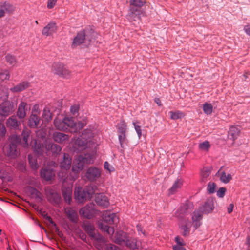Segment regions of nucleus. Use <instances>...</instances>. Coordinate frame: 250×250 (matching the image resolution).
I'll list each match as a JSON object with an SVG mask.
<instances>
[{
    "label": "nucleus",
    "instance_id": "nucleus-1",
    "mask_svg": "<svg viewBox=\"0 0 250 250\" xmlns=\"http://www.w3.org/2000/svg\"><path fill=\"white\" fill-rule=\"evenodd\" d=\"M93 133L91 130L85 129L82 133V136L78 138L73 144V148L75 151L81 152L86 148H93L95 143L92 139Z\"/></svg>",
    "mask_w": 250,
    "mask_h": 250
},
{
    "label": "nucleus",
    "instance_id": "nucleus-2",
    "mask_svg": "<svg viewBox=\"0 0 250 250\" xmlns=\"http://www.w3.org/2000/svg\"><path fill=\"white\" fill-rule=\"evenodd\" d=\"M30 145L34 148V151L39 155L42 154L44 150H50L53 153L57 154L62 150L60 146L53 144L50 140H46L44 145L38 143L36 140H32L30 143Z\"/></svg>",
    "mask_w": 250,
    "mask_h": 250
},
{
    "label": "nucleus",
    "instance_id": "nucleus-3",
    "mask_svg": "<svg viewBox=\"0 0 250 250\" xmlns=\"http://www.w3.org/2000/svg\"><path fill=\"white\" fill-rule=\"evenodd\" d=\"M96 190L97 187L95 185L87 187L84 189L78 187L75 188L74 192L75 199L79 203H83L96 193Z\"/></svg>",
    "mask_w": 250,
    "mask_h": 250
},
{
    "label": "nucleus",
    "instance_id": "nucleus-4",
    "mask_svg": "<svg viewBox=\"0 0 250 250\" xmlns=\"http://www.w3.org/2000/svg\"><path fill=\"white\" fill-rule=\"evenodd\" d=\"M21 141V138L16 135L11 136L9 139V143L3 147V152L7 156L15 158L19 154L17 149V144Z\"/></svg>",
    "mask_w": 250,
    "mask_h": 250
},
{
    "label": "nucleus",
    "instance_id": "nucleus-5",
    "mask_svg": "<svg viewBox=\"0 0 250 250\" xmlns=\"http://www.w3.org/2000/svg\"><path fill=\"white\" fill-rule=\"evenodd\" d=\"M94 159V152L86 153L76 157L73 165V170L76 171H82L87 164L93 163Z\"/></svg>",
    "mask_w": 250,
    "mask_h": 250
},
{
    "label": "nucleus",
    "instance_id": "nucleus-6",
    "mask_svg": "<svg viewBox=\"0 0 250 250\" xmlns=\"http://www.w3.org/2000/svg\"><path fill=\"white\" fill-rule=\"evenodd\" d=\"M83 227L87 233L91 238V239L95 241V245L99 250L102 249L101 244L104 242V238L98 232L95 231L94 226L89 222H85L83 224Z\"/></svg>",
    "mask_w": 250,
    "mask_h": 250
},
{
    "label": "nucleus",
    "instance_id": "nucleus-7",
    "mask_svg": "<svg viewBox=\"0 0 250 250\" xmlns=\"http://www.w3.org/2000/svg\"><path fill=\"white\" fill-rule=\"evenodd\" d=\"M15 109L16 106L12 102L10 101L3 102L0 104V115L7 116L12 113Z\"/></svg>",
    "mask_w": 250,
    "mask_h": 250
},
{
    "label": "nucleus",
    "instance_id": "nucleus-8",
    "mask_svg": "<svg viewBox=\"0 0 250 250\" xmlns=\"http://www.w3.org/2000/svg\"><path fill=\"white\" fill-rule=\"evenodd\" d=\"M53 68L54 73L60 77L65 78L69 77L70 71L63 64L55 63Z\"/></svg>",
    "mask_w": 250,
    "mask_h": 250
},
{
    "label": "nucleus",
    "instance_id": "nucleus-9",
    "mask_svg": "<svg viewBox=\"0 0 250 250\" xmlns=\"http://www.w3.org/2000/svg\"><path fill=\"white\" fill-rule=\"evenodd\" d=\"M64 121L66 125V130L69 128L71 132H77L82 129L85 125V123L82 122H79L77 124L74 122L72 118L69 117L64 118Z\"/></svg>",
    "mask_w": 250,
    "mask_h": 250
},
{
    "label": "nucleus",
    "instance_id": "nucleus-10",
    "mask_svg": "<svg viewBox=\"0 0 250 250\" xmlns=\"http://www.w3.org/2000/svg\"><path fill=\"white\" fill-rule=\"evenodd\" d=\"M79 213L81 215L85 218H91L96 213L95 205L93 203L87 204L80 210Z\"/></svg>",
    "mask_w": 250,
    "mask_h": 250
},
{
    "label": "nucleus",
    "instance_id": "nucleus-11",
    "mask_svg": "<svg viewBox=\"0 0 250 250\" xmlns=\"http://www.w3.org/2000/svg\"><path fill=\"white\" fill-rule=\"evenodd\" d=\"M203 210L202 208L194 211L192 216V224L195 229L198 228L202 224Z\"/></svg>",
    "mask_w": 250,
    "mask_h": 250
},
{
    "label": "nucleus",
    "instance_id": "nucleus-12",
    "mask_svg": "<svg viewBox=\"0 0 250 250\" xmlns=\"http://www.w3.org/2000/svg\"><path fill=\"white\" fill-rule=\"evenodd\" d=\"M45 194L47 200L51 203L57 204L60 202L61 199L60 195L53 189L47 188L45 189Z\"/></svg>",
    "mask_w": 250,
    "mask_h": 250
},
{
    "label": "nucleus",
    "instance_id": "nucleus-13",
    "mask_svg": "<svg viewBox=\"0 0 250 250\" xmlns=\"http://www.w3.org/2000/svg\"><path fill=\"white\" fill-rule=\"evenodd\" d=\"M103 218L108 224H117L119 222V218L116 214L109 210L104 212Z\"/></svg>",
    "mask_w": 250,
    "mask_h": 250
},
{
    "label": "nucleus",
    "instance_id": "nucleus-14",
    "mask_svg": "<svg viewBox=\"0 0 250 250\" xmlns=\"http://www.w3.org/2000/svg\"><path fill=\"white\" fill-rule=\"evenodd\" d=\"M146 3V0H129L130 12L132 15L139 12V9Z\"/></svg>",
    "mask_w": 250,
    "mask_h": 250
},
{
    "label": "nucleus",
    "instance_id": "nucleus-15",
    "mask_svg": "<svg viewBox=\"0 0 250 250\" xmlns=\"http://www.w3.org/2000/svg\"><path fill=\"white\" fill-rule=\"evenodd\" d=\"M80 171H76L72 169V171L70 173L69 175L66 174V171L61 170L59 173L58 176L61 178L63 182L67 181V179H69L71 181H74L78 177V174Z\"/></svg>",
    "mask_w": 250,
    "mask_h": 250
},
{
    "label": "nucleus",
    "instance_id": "nucleus-16",
    "mask_svg": "<svg viewBox=\"0 0 250 250\" xmlns=\"http://www.w3.org/2000/svg\"><path fill=\"white\" fill-rule=\"evenodd\" d=\"M6 125L11 129L20 130L21 129V122L19 121L16 117L12 116L6 121Z\"/></svg>",
    "mask_w": 250,
    "mask_h": 250
},
{
    "label": "nucleus",
    "instance_id": "nucleus-17",
    "mask_svg": "<svg viewBox=\"0 0 250 250\" xmlns=\"http://www.w3.org/2000/svg\"><path fill=\"white\" fill-rule=\"evenodd\" d=\"M14 10V7L9 2H0V18L3 17L6 13H12Z\"/></svg>",
    "mask_w": 250,
    "mask_h": 250
},
{
    "label": "nucleus",
    "instance_id": "nucleus-18",
    "mask_svg": "<svg viewBox=\"0 0 250 250\" xmlns=\"http://www.w3.org/2000/svg\"><path fill=\"white\" fill-rule=\"evenodd\" d=\"M101 174L99 169L95 167H90L87 169L86 176L89 180L93 181L99 178Z\"/></svg>",
    "mask_w": 250,
    "mask_h": 250
},
{
    "label": "nucleus",
    "instance_id": "nucleus-19",
    "mask_svg": "<svg viewBox=\"0 0 250 250\" xmlns=\"http://www.w3.org/2000/svg\"><path fill=\"white\" fill-rule=\"evenodd\" d=\"M57 30V26L55 22H50L42 30V34L48 36L52 35Z\"/></svg>",
    "mask_w": 250,
    "mask_h": 250
},
{
    "label": "nucleus",
    "instance_id": "nucleus-20",
    "mask_svg": "<svg viewBox=\"0 0 250 250\" xmlns=\"http://www.w3.org/2000/svg\"><path fill=\"white\" fill-rule=\"evenodd\" d=\"M95 201L96 203L103 208H107L109 202L107 197L104 194H97L95 197Z\"/></svg>",
    "mask_w": 250,
    "mask_h": 250
},
{
    "label": "nucleus",
    "instance_id": "nucleus-21",
    "mask_svg": "<svg viewBox=\"0 0 250 250\" xmlns=\"http://www.w3.org/2000/svg\"><path fill=\"white\" fill-rule=\"evenodd\" d=\"M241 133V130L239 126L232 125L230 127L228 131V138L234 141L239 136Z\"/></svg>",
    "mask_w": 250,
    "mask_h": 250
},
{
    "label": "nucleus",
    "instance_id": "nucleus-22",
    "mask_svg": "<svg viewBox=\"0 0 250 250\" xmlns=\"http://www.w3.org/2000/svg\"><path fill=\"white\" fill-rule=\"evenodd\" d=\"M25 191L29 196L36 199L38 202L42 201V194L34 188L31 187H27L25 189Z\"/></svg>",
    "mask_w": 250,
    "mask_h": 250
},
{
    "label": "nucleus",
    "instance_id": "nucleus-23",
    "mask_svg": "<svg viewBox=\"0 0 250 250\" xmlns=\"http://www.w3.org/2000/svg\"><path fill=\"white\" fill-rule=\"evenodd\" d=\"M30 108L27 107V104L25 102H21L18 106L17 112V116L20 119H23L26 115V112Z\"/></svg>",
    "mask_w": 250,
    "mask_h": 250
},
{
    "label": "nucleus",
    "instance_id": "nucleus-24",
    "mask_svg": "<svg viewBox=\"0 0 250 250\" xmlns=\"http://www.w3.org/2000/svg\"><path fill=\"white\" fill-rule=\"evenodd\" d=\"M30 86V83L27 81H23L10 89L12 92H20Z\"/></svg>",
    "mask_w": 250,
    "mask_h": 250
},
{
    "label": "nucleus",
    "instance_id": "nucleus-25",
    "mask_svg": "<svg viewBox=\"0 0 250 250\" xmlns=\"http://www.w3.org/2000/svg\"><path fill=\"white\" fill-rule=\"evenodd\" d=\"M214 209V199L212 198L208 199L204 203V214L211 213Z\"/></svg>",
    "mask_w": 250,
    "mask_h": 250
},
{
    "label": "nucleus",
    "instance_id": "nucleus-26",
    "mask_svg": "<svg viewBox=\"0 0 250 250\" xmlns=\"http://www.w3.org/2000/svg\"><path fill=\"white\" fill-rule=\"evenodd\" d=\"M85 39V34L84 31H80L74 38L72 46L75 47L83 42Z\"/></svg>",
    "mask_w": 250,
    "mask_h": 250
},
{
    "label": "nucleus",
    "instance_id": "nucleus-27",
    "mask_svg": "<svg viewBox=\"0 0 250 250\" xmlns=\"http://www.w3.org/2000/svg\"><path fill=\"white\" fill-rule=\"evenodd\" d=\"M71 164V159L68 154L64 153L63 154V160L60 162V167L64 169L62 170H65L69 169L70 167Z\"/></svg>",
    "mask_w": 250,
    "mask_h": 250
},
{
    "label": "nucleus",
    "instance_id": "nucleus-28",
    "mask_svg": "<svg viewBox=\"0 0 250 250\" xmlns=\"http://www.w3.org/2000/svg\"><path fill=\"white\" fill-rule=\"evenodd\" d=\"M72 188L70 187H65L63 186L62 188V194L65 202L70 204L72 199Z\"/></svg>",
    "mask_w": 250,
    "mask_h": 250
},
{
    "label": "nucleus",
    "instance_id": "nucleus-29",
    "mask_svg": "<svg viewBox=\"0 0 250 250\" xmlns=\"http://www.w3.org/2000/svg\"><path fill=\"white\" fill-rule=\"evenodd\" d=\"M126 233L120 231L117 232L115 236V242L119 244H125L127 238Z\"/></svg>",
    "mask_w": 250,
    "mask_h": 250
},
{
    "label": "nucleus",
    "instance_id": "nucleus-30",
    "mask_svg": "<svg viewBox=\"0 0 250 250\" xmlns=\"http://www.w3.org/2000/svg\"><path fill=\"white\" fill-rule=\"evenodd\" d=\"M40 120L39 116L31 114L29 118L28 125L31 128H37L40 125Z\"/></svg>",
    "mask_w": 250,
    "mask_h": 250
},
{
    "label": "nucleus",
    "instance_id": "nucleus-31",
    "mask_svg": "<svg viewBox=\"0 0 250 250\" xmlns=\"http://www.w3.org/2000/svg\"><path fill=\"white\" fill-rule=\"evenodd\" d=\"M65 212L69 220L73 222H76L77 221V214L74 209L69 208H67L65 209Z\"/></svg>",
    "mask_w": 250,
    "mask_h": 250
},
{
    "label": "nucleus",
    "instance_id": "nucleus-32",
    "mask_svg": "<svg viewBox=\"0 0 250 250\" xmlns=\"http://www.w3.org/2000/svg\"><path fill=\"white\" fill-rule=\"evenodd\" d=\"M54 175L53 171L49 168H44L41 171V176L46 181L50 180Z\"/></svg>",
    "mask_w": 250,
    "mask_h": 250
},
{
    "label": "nucleus",
    "instance_id": "nucleus-33",
    "mask_svg": "<svg viewBox=\"0 0 250 250\" xmlns=\"http://www.w3.org/2000/svg\"><path fill=\"white\" fill-rule=\"evenodd\" d=\"M53 137L55 141L60 143H65L69 138L67 135L60 132L54 133Z\"/></svg>",
    "mask_w": 250,
    "mask_h": 250
},
{
    "label": "nucleus",
    "instance_id": "nucleus-34",
    "mask_svg": "<svg viewBox=\"0 0 250 250\" xmlns=\"http://www.w3.org/2000/svg\"><path fill=\"white\" fill-rule=\"evenodd\" d=\"M183 184L182 179H178L172 185V187L169 189V194H173L181 188Z\"/></svg>",
    "mask_w": 250,
    "mask_h": 250
},
{
    "label": "nucleus",
    "instance_id": "nucleus-35",
    "mask_svg": "<svg viewBox=\"0 0 250 250\" xmlns=\"http://www.w3.org/2000/svg\"><path fill=\"white\" fill-rule=\"evenodd\" d=\"M54 124L55 127L57 129L62 131L66 130L64 118L63 119V120H61L57 118L55 119L54 121Z\"/></svg>",
    "mask_w": 250,
    "mask_h": 250
},
{
    "label": "nucleus",
    "instance_id": "nucleus-36",
    "mask_svg": "<svg viewBox=\"0 0 250 250\" xmlns=\"http://www.w3.org/2000/svg\"><path fill=\"white\" fill-rule=\"evenodd\" d=\"M188 209L187 205H184L175 213V216L179 218H182L186 214Z\"/></svg>",
    "mask_w": 250,
    "mask_h": 250
},
{
    "label": "nucleus",
    "instance_id": "nucleus-37",
    "mask_svg": "<svg viewBox=\"0 0 250 250\" xmlns=\"http://www.w3.org/2000/svg\"><path fill=\"white\" fill-rule=\"evenodd\" d=\"M31 131L27 128H24L22 131V136L23 138V146L24 147H27L28 145V140Z\"/></svg>",
    "mask_w": 250,
    "mask_h": 250
},
{
    "label": "nucleus",
    "instance_id": "nucleus-38",
    "mask_svg": "<svg viewBox=\"0 0 250 250\" xmlns=\"http://www.w3.org/2000/svg\"><path fill=\"white\" fill-rule=\"evenodd\" d=\"M28 160L32 169L33 170H37L38 168L39 165L37 163L36 158L34 157L32 155H29Z\"/></svg>",
    "mask_w": 250,
    "mask_h": 250
},
{
    "label": "nucleus",
    "instance_id": "nucleus-39",
    "mask_svg": "<svg viewBox=\"0 0 250 250\" xmlns=\"http://www.w3.org/2000/svg\"><path fill=\"white\" fill-rule=\"evenodd\" d=\"M42 117L47 122L50 121L52 119V114L50 112V110L48 107H45L44 108Z\"/></svg>",
    "mask_w": 250,
    "mask_h": 250
},
{
    "label": "nucleus",
    "instance_id": "nucleus-40",
    "mask_svg": "<svg viewBox=\"0 0 250 250\" xmlns=\"http://www.w3.org/2000/svg\"><path fill=\"white\" fill-rule=\"evenodd\" d=\"M232 179V176L230 174H227L225 171L221 172L220 180L224 183H228Z\"/></svg>",
    "mask_w": 250,
    "mask_h": 250
},
{
    "label": "nucleus",
    "instance_id": "nucleus-41",
    "mask_svg": "<svg viewBox=\"0 0 250 250\" xmlns=\"http://www.w3.org/2000/svg\"><path fill=\"white\" fill-rule=\"evenodd\" d=\"M125 245L132 249L137 248L138 246L137 241L135 239L129 238L128 237Z\"/></svg>",
    "mask_w": 250,
    "mask_h": 250
},
{
    "label": "nucleus",
    "instance_id": "nucleus-42",
    "mask_svg": "<svg viewBox=\"0 0 250 250\" xmlns=\"http://www.w3.org/2000/svg\"><path fill=\"white\" fill-rule=\"evenodd\" d=\"M168 114L170 115V118L172 120L181 119L184 116V114L180 111L175 112L170 111Z\"/></svg>",
    "mask_w": 250,
    "mask_h": 250
},
{
    "label": "nucleus",
    "instance_id": "nucleus-43",
    "mask_svg": "<svg viewBox=\"0 0 250 250\" xmlns=\"http://www.w3.org/2000/svg\"><path fill=\"white\" fill-rule=\"evenodd\" d=\"M5 60L7 63L13 66H14L17 62L15 56L11 54H8L5 56Z\"/></svg>",
    "mask_w": 250,
    "mask_h": 250
},
{
    "label": "nucleus",
    "instance_id": "nucleus-44",
    "mask_svg": "<svg viewBox=\"0 0 250 250\" xmlns=\"http://www.w3.org/2000/svg\"><path fill=\"white\" fill-rule=\"evenodd\" d=\"M118 132L119 133H125L127 125L124 121H121L117 125Z\"/></svg>",
    "mask_w": 250,
    "mask_h": 250
},
{
    "label": "nucleus",
    "instance_id": "nucleus-45",
    "mask_svg": "<svg viewBox=\"0 0 250 250\" xmlns=\"http://www.w3.org/2000/svg\"><path fill=\"white\" fill-rule=\"evenodd\" d=\"M216 184L214 182H209L207 185V191L209 194L215 193L216 189Z\"/></svg>",
    "mask_w": 250,
    "mask_h": 250
},
{
    "label": "nucleus",
    "instance_id": "nucleus-46",
    "mask_svg": "<svg viewBox=\"0 0 250 250\" xmlns=\"http://www.w3.org/2000/svg\"><path fill=\"white\" fill-rule=\"evenodd\" d=\"M213 111V106L210 104L204 103V113L210 115Z\"/></svg>",
    "mask_w": 250,
    "mask_h": 250
},
{
    "label": "nucleus",
    "instance_id": "nucleus-47",
    "mask_svg": "<svg viewBox=\"0 0 250 250\" xmlns=\"http://www.w3.org/2000/svg\"><path fill=\"white\" fill-rule=\"evenodd\" d=\"M100 228L106 231L108 234H113L114 233V229L112 227H109L107 225L101 224Z\"/></svg>",
    "mask_w": 250,
    "mask_h": 250
},
{
    "label": "nucleus",
    "instance_id": "nucleus-48",
    "mask_svg": "<svg viewBox=\"0 0 250 250\" xmlns=\"http://www.w3.org/2000/svg\"><path fill=\"white\" fill-rule=\"evenodd\" d=\"M119 140L120 141L121 147H123L124 144L126 143V139L125 133H119Z\"/></svg>",
    "mask_w": 250,
    "mask_h": 250
},
{
    "label": "nucleus",
    "instance_id": "nucleus-49",
    "mask_svg": "<svg viewBox=\"0 0 250 250\" xmlns=\"http://www.w3.org/2000/svg\"><path fill=\"white\" fill-rule=\"evenodd\" d=\"M6 129L4 124L0 122V137H3L6 133Z\"/></svg>",
    "mask_w": 250,
    "mask_h": 250
},
{
    "label": "nucleus",
    "instance_id": "nucleus-50",
    "mask_svg": "<svg viewBox=\"0 0 250 250\" xmlns=\"http://www.w3.org/2000/svg\"><path fill=\"white\" fill-rule=\"evenodd\" d=\"M183 230V234L184 236L188 235L190 231V226L189 225H184L181 228Z\"/></svg>",
    "mask_w": 250,
    "mask_h": 250
},
{
    "label": "nucleus",
    "instance_id": "nucleus-51",
    "mask_svg": "<svg viewBox=\"0 0 250 250\" xmlns=\"http://www.w3.org/2000/svg\"><path fill=\"white\" fill-rule=\"evenodd\" d=\"M9 77L10 75L9 72L7 70H4L0 73V78L2 80H8Z\"/></svg>",
    "mask_w": 250,
    "mask_h": 250
},
{
    "label": "nucleus",
    "instance_id": "nucleus-52",
    "mask_svg": "<svg viewBox=\"0 0 250 250\" xmlns=\"http://www.w3.org/2000/svg\"><path fill=\"white\" fill-rule=\"evenodd\" d=\"M226 189L225 188H221L217 192V196L219 198H223L225 195Z\"/></svg>",
    "mask_w": 250,
    "mask_h": 250
},
{
    "label": "nucleus",
    "instance_id": "nucleus-53",
    "mask_svg": "<svg viewBox=\"0 0 250 250\" xmlns=\"http://www.w3.org/2000/svg\"><path fill=\"white\" fill-rule=\"evenodd\" d=\"M40 110L39 109V105L38 104H35L32 108V114H35V115L39 116L40 114Z\"/></svg>",
    "mask_w": 250,
    "mask_h": 250
},
{
    "label": "nucleus",
    "instance_id": "nucleus-54",
    "mask_svg": "<svg viewBox=\"0 0 250 250\" xmlns=\"http://www.w3.org/2000/svg\"><path fill=\"white\" fill-rule=\"evenodd\" d=\"M212 167L210 166L204 167V178L209 176L212 170Z\"/></svg>",
    "mask_w": 250,
    "mask_h": 250
},
{
    "label": "nucleus",
    "instance_id": "nucleus-55",
    "mask_svg": "<svg viewBox=\"0 0 250 250\" xmlns=\"http://www.w3.org/2000/svg\"><path fill=\"white\" fill-rule=\"evenodd\" d=\"M133 124L134 126L135 130L137 133L138 136L139 138H140L142 135V131H141V127L139 125H136L135 123H133Z\"/></svg>",
    "mask_w": 250,
    "mask_h": 250
},
{
    "label": "nucleus",
    "instance_id": "nucleus-56",
    "mask_svg": "<svg viewBox=\"0 0 250 250\" xmlns=\"http://www.w3.org/2000/svg\"><path fill=\"white\" fill-rule=\"evenodd\" d=\"M57 0H48L47 7L49 9L52 8L57 2Z\"/></svg>",
    "mask_w": 250,
    "mask_h": 250
},
{
    "label": "nucleus",
    "instance_id": "nucleus-57",
    "mask_svg": "<svg viewBox=\"0 0 250 250\" xmlns=\"http://www.w3.org/2000/svg\"><path fill=\"white\" fill-rule=\"evenodd\" d=\"M104 167L105 169L108 170L109 172L112 171L114 169V168L112 167H110L109 164L107 162H104Z\"/></svg>",
    "mask_w": 250,
    "mask_h": 250
},
{
    "label": "nucleus",
    "instance_id": "nucleus-58",
    "mask_svg": "<svg viewBox=\"0 0 250 250\" xmlns=\"http://www.w3.org/2000/svg\"><path fill=\"white\" fill-rule=\"evenodd\" d=\"M184 245H176L173 246L174 250H185Z\"/></svg>",
    "mask_w": 250,
    "mask_h": 250
},
{
    "label": "nucleus",
    "instance_id": "nucleus-59",
    "mask_svg": "<svg viewBox=\"0 0 250 250\" xmlns=\"http://www.w3.org/2000/svg\"><path fill=\"white\" fill-rule=\"evenodd\" d=\"M71 112L75 115L78 111V107L76 105L73 106L70 109Z\"/></svg>",
    "mask_w": 250,
    "mask_h": 250
},
{
    "label": "nucleus",
    "instance_id": "nucleus-60",
    "mask_svg": "<svg viewBox=\"0 0 250 250\" xmlns=\"http://www.w3.org/2000/svg\"><path fill=\"white\" fill-rule=\"evenodd\" d=\"M210 147V145L209 142L208 141H204V150H206L208 151Z\"/></svg>",
    "mask_w": 250,
    "mask_h": 250
},
{
    "label": "nucleus",
    "instance_id": "nucleus-61",
    "mask_svg": "<svg viewBox=\"0 0 250 250\" xmlns=\"http://www.w3.org/2000/svg\"><path fill=\"white\" fill-rule=\"evenodd\" d=\"M175 241L177 243V245H184V242H183V240L180 238L179 236H177L175 237Z\"/></svg>",
    "mask_w": 250,
    "mask_h": 250
},
{
    "label": "nucleus",
    "instance_id": "nucleus-62",
    "mask_svg": "<svg viewBox=\"0 0 250 250\" xmlns=\"http://www.w3.org/2000/svg\"><path fill=\"white\" fill-rule=\"evenodd\" d=\"M244 30L247 35L250 36V24L245 26Z\"/></svg>",
    "mask_w": 250,
    "mask_h": 250
},
{
    "label": "nucleus",
    "instance_id": "nucleus-63",
    "mask_svg": "<svg viewBox=\"0 0 250 250\" xmlns=\"http://www.w3.org/2000/svg\"><path fill=\"white\" fill-rule=\"evenodd\" d=\"M233 208H234V205L233 204H230L229 205V207L227 208V211H228V213L229 214L232 212Z\"/></svg>",
    "mask_w": 250,
    "mask_h": 250
},
{
    "label": "nucleus",
    "instance_id": "nucleus-64",
    "mask_svg": "<svg viewBox=\"0 0 250 250\" xmlns=\"http://www.w3.org/2000/svg\"><path fill=\"white\" fill-rule=\"evenodd\" d=\"M110 248L112 250H119V249L118 247L113 245H110Z\"/></svg>",
    "mask_w": 250,
    "mask_h": 250
}]
</instances>
